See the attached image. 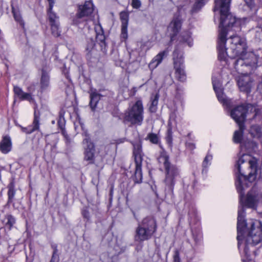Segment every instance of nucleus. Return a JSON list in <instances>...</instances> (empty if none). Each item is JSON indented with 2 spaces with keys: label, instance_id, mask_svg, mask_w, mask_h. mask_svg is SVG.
I'll return each instance as SVG.
<instances>
[{
  "label": "nucleus",
  "instance_id": "4",
  "mask_svg": "<svg viewBox=\"0 0 262 262\" xmlns=\"http://www.w3.org/2000/svg\"><path fill=\"white\" fill-rule=\"evenodd\" d=\"M144 108L142 101L137 100L135 103L125 111L123 119L124 123L129 122L132 125L140 126L144 119Z\"/></svg>",
  "mask_w": 262,
  "mask_h": 262
},
{
  "label": "nucleus",
  "instance_id": "8",
  "mask_svg": "<svg viewBox=\"0 0 262 262\" xmlns=\"http://www.w3.org/2000/svg\"><path fill=\"white\" fill-rule=\"evenodd\" d=\"M262 239V225L260 222L256 221L251 224L250 231L246 237L247 245L255 246Z\"/></svg>",
  "mask_w": 262,
  "mask_h": 262
},
{
  "label": "nucleus",
  "instance_id": "33",
  "mask_svg": "<svg viewBox=\"0 0 262 262\" xmlns=\"http://www.w3.org/2000/svg\"><path fill=\"white\" fill-rule=\"evenodd\" d=\"M159 98V95L158 93H157L154 96L151 97V104L149 107V111L151 113H155L156 112L157 109V105L158 103V100Z\"/></svg>",
  "mask_w": 262,
  "mask_h": 262
},
{
  "label": "nucleus",
  "instance_id": "5",
  "mask_svg": "<svg viewBox=\"0 0 262 262\" xmlns=\"http://www.w3.org/2000/svg\"><path fill=\"white\" fill-rule=\"evenodd\" d=\"M93 11V4L90 1H86L83 5H79L76 14L71 17V24L79 28L84 27Z\"/></svg>",
  "mask_w": 262,
  "mask_h": 262
},
{
  "label": "nucleus",
  "instance_id": "1",
  "mask_svg": "<svg viewBox=\"0 0 262 262\" xmlns=\"http://www.w3.org/2000/svg\"><path fill=\"white\" fill-rule=\"evenodd\" d=\"M231 1V0H214L213 10H220L221 15L217 41L219 58L221 60H225L228 55L227 48L225 46L228 33L230 31H236L239 29V23L229 12Z\"/></svg>",
  "mask_w": 262,
  "mask_h": 262
},
{
  "label": "nucleus",
  "instance_id": "17",
  "mask_svg": "<svg viewBox=\"0 0 262 262\" xmlns=\"http://www.w3.org/2000/svg\"><path fill=\"white\" fill-rule=\"evenodd\" d=\"M40 112L37 109V105L35 102V106L34 107V118L31 125L27 127L30 134L35 131H39L40 128Z\"/></svg>",
  "mask_w": 262,
  "mask_h": 262
},
{
  "label": "nucleus",
  "instance_id": "55",
  "mask_svg": "<svg viewBox=\"0 0 262 262\" xmlns=\"http://www.w3.org/2000/svg\"><path fill=\"white\" fill-rule=\"evenodd\" d=\"M112 191H111V193H110V194L112 195Z\"/></svg>",
  "mask_w": 262,
  "mask_h": 262
},
{
  "label": "nucleus",
  "instance_id": "49",
  "mask_svg": "<svg viewBox=\"0 0 262 262\" xmlns=\"http://www.w3.org/2000/svg\"><path fill=\"white\" fill-rule=\"evenodd\" d=\"M257 89L259 93H262V76H261L260 80L259 81V82L257 85Z\"/></svg>",
  "mask_w": 262,
  "mask_h": 262
},
{
  "label": "nucleus",
  "instance_id": "43",
  "mask_svg": "<svg viewBox=\"0 0 262 262\" xmlns=\"http://www.w3.org/2000/svg\"><path fill=\"white\" fill-rule=\"evenodd\" d=\"M212 157L209 154H207L205 157L202 166L204 168H206L209 165V162L212 160Z\"/></svg>",
  "mask_w": 262,
  "mask_h": 262
},
{
  "label": "nucleus",
  "instance_id": "37",
  "mask_svg": "<svg viewBox=\"0 0 262 262\" xmlns=\"http://www.w3.org/2000/svg\"><path fill=\"white\" fill-rule=\"evenodd\" d=\"M65 124L66 120L64 118L62 115L60 114L58 120V126L61 129L62 133H64L65 132Z\"/></svg>",
  "mask_w": 262,
  "mask_h": 262
},
{
  "label": "nucleus",
  "instance_id": "38",
  "mask_svg": "<svg viewBox=\"0 0 262 262\" xmlns=\"http://www.w3.org/2000/svg\"><path fill=\"white\" fill-rule=\"evenodd\" d=\"M95 46V40L92 38H88L87 44L85 48V50L88 52V54H89L91 52Z\"/></svg>",
  "mask_w": 262,
  "mask_h": 262
},
{
  "label": "nucleus",
  "instance_id": "18",
  "mask_svg": "<svg viewBox=\"0 0 262 262\" xmlns=\"http://www.w3.org/2000/svg\"><path fill=\"white\" fill-rule=\"evenodd\" d=\"M96 32V39L97 42L101 47V50L106 52V44L105 42V36L104 34V31L101 25L99 24L95 28Z\"/></svg>",
  "mask_w": 262,
  "mask_h": 262
},
{
  "label": "nucleus",
  "instance_id": "53",
  "mask_svg": "<svg viewBox=\"0 0 262 262\" xmlns=\"http://www.w3.org/2000/svg\"><path fill=\"white\" fill-rule=\"evenodd\" d=\"M66 137H67V135L66 134V132L64 133H62Z\"/></svg>",
  "mask_w": 262,
  "mask_h": 262
},
{
  "label": "nucleus",
  "instance_id": "32",
  "mask_svg": "<svg viewBox=\"0 0 262 262\" xmlns=\"http://www.w3.org/2000/svg\"><path fill=\"white\" fill-rule=\"evenodd\" d=\"M12 13L15 21L19 23L21 26L24 25V22L22 19L20 11L18 9L15 8L12 4H11Z\"/></svg>",
  "mask_w": 262,
  "mask_h": 262
},
{
  "label": "nucleus",
  "instance_id": "47",
  "mask_svg": "<svg viewBox=\"0 0 262 262\" xmlns=\"http://www.w3.org/2000/svg\"><path fill=\"white\" fill-rule=\"evenodd\" d=\"M173 262H180L179 252L178 250L175 251L173 257Z\"/></svg>",
  "mask_w": 262,
  "mask_h": 262
},
{
  "label": "nucleus",
  "instance_id": "20",
  "mask_svg": "<svg viewBox=\"0 0 262 262\" xmlns=\"http://www.w3.org/2000/svg\"><path fill=\"white\" fill-rule=\"evenodd\" d=\"M120 17L121 21V37L124 39L127 38V26L128 22V14L125 11H122L120 13Z\"/></svg>",
  "mask_w": 262,
  "mask_h": 262
},
{
  "label": "nucleus",
  "instance_id": "41",
  "mask_svg": "<svg viewBox=\"0 0 262 262\" xmlns=\"http://www.w3.org/2000/svg\"><path fill=\"white\" fill-rule=\"evenodd\" d=\"M20 100H28L30 102H34V98L32 97L30 93H25L24 92L21 95L20 98H19Z\"/></svg>",
  "mask_w": 262,
  "mask_h": 262
},
{
  "label": "nucleus",
  "instance_id": "31",
  "mask_svg": "<svg viewBox=\"0 0 262 262\" xmlns=\"http://www.w3.org/2000/svg\"><path fill=\"white\" fill-rule=\"evenodd\" d=\"M179 40L180 42L187 43L189 47L192 46V39L189 32L186 31L182 33L181 36L179 37Z\"/></svg>",
  "mask_w": 262,
  "mask_h": 262
},
{
  "label": "nucleus",
  "instance_id": "25",
  "mask_svg": "<svg viewBox=\"0 0 262 262\" xmlns=\"http://www.w3.org/2000/svg\"><path fill=\"white\" fill-rule=\"evenodd\" d=\"M5 230L10 231L16 224V219L11 214H7L2 220Z\"/></svg>",
  "mask_w": 262,
  "mask_h": 262
},
{
  "label": "nucleus",
  "instance_id": "34",
  "mask_svg": "<svg viewBox=\"0 0 262 262\" xmlns=\"http://www.w3.org/2000/svg\"><path fill=\"white\" fill-rule=\"evenodd\" d=\"M250 134L255 138H259L262 135L261 128L258 125H253L250 128Z\"/></svg>",
  "mask_w": 262,
  "mask_h": 262
},
{
  "label": "nucleus",
  "instance_id": "14",
  "mask_svg": "<svg viewBox=\"0 0 262 262\" xmlns=\"http://www.w3.org/2000/svg\"><path fill=\"white\" fill-rule=\"evenodd\" d=\"M182 19L179 15H174L172 20L170 23L168 29L172 32V34L170 35V41L174 40L175 36L179 33L181 28Z\"/></svg>",
  "mask_w": 262,
  "mask_h": 262
},
{
  "label": "nucleus",
  "instance_id": "24",
  "mask_svg": "<svg viewBox=\"0 0 262 262\" xmlns=\"http://www.w3.org/2000/svg\"><path fill=\"white\" fill-rule=\"evenodd\" d=\"M168 50H165L162 52H160L157 54L151 60L149 64V68L150 69H155L158 67V66L162 62L163 58L166 57L168 55Z\"/></svg>",
  "mask_w": 262,
  "mask_h": 262
},
{
  "label": "nucleus",
  "instance_id": "40",
  "mask_svg": "<svg viewBox=\"0 0 262 262\" xmlns=\"http://www.w3.org/2000/svg\"><path fill=\"white\" fill-rule=\"evenodd\" d=\"M166 140L169 146H171L172 143V132L171 128H169L167 131Z\"/></svg>",
  "mask_w": 262,
  "mask_h": 262
},
{
  "label": "nucleus",
  "instance_id": "13",
  "mask_svg": "<svg viewBox=\"0 0 262 262\" xmlns=\"http://www.w3.org/2000/svg\"><path fill=\"white\" fill-rule=\"evenodd\" d=\"M47 13L51 25L52 33L54 36L58 37L60 35L58 17L53 12L52 10H50V8L48 9Z\"/></svg>",
  "mask_w": 262,
  "mask_h": 262
},
{
  "label": "nucleus",
  "instance_id": "3",
  "mask_svg": "<svg viewBox=\"0 0 262 262\" xmlns=\"http://www.w3.org/2000/svg\"><path fill=\"white\" fill-rule=\"evenodd\" d=\"M159 161L163 163L166 172L164 180L165 191L169 194H172L175 179L179 175V170L176 166L170 163L169 161V156L165 152L161 154Z\"/></svg>",
  "mask_w": 262,
  "mask_h": 262
},
{
  "label": "nucleus",
  "instance_id": "48",
  "mask_svg": "<svg viewBox=\"0 0 262 262\" xmlns=\"http://www.w3.org/2000/svg\"><path fill=\"white\" fill-rule=\"evenodd\" d=\"M186 146L187 149L193 150L195 148V145L194 143L191 142H186Z\"/></svg>",
  "mask_w": 262,
  "mask_h": 262
},
{
  "label": "nucleus",
  "instance_id": "45",
  "mask_svg": "<svg viewBox=\"0 0 262 262\" xmlns=\"http://www.w3.org/2000/svg\"><path fill=\"white\" fill-rule=\"evenodd\" d=\"M141 5L140 0H132V5L134 8L138 9L140 7Z\"/></svg>",
  "mask_w": 262,
  "mask_h": 262
},
{
  "label": "nucleus",
  "instance_id": "42",
  "mask_svg": "<svg viewBox=\"0 0 262 262\" xmlns=\"http://www.w3.org/2000/svg\"><path fill=\"white\" fill-rule=\"evenodd\" d=\"M13 92L15 96L17 97L19 99L20 98L21 95H22L23 93H24L22 89L18 86H14Z\"/></svg>",
  "mask_w": 262,
  "mask_h": 262
},
{
  "label": "nucleus",
  "instance_id": "22",
  "mask_svg": "<svg viewBox=\"0 0 262 262\" xmlns=\"http://www.w3.org/2000/svg\"><path fill=\"white\" fill-rule=\"evenodd\" d=\"M89 93L90 98L89 105L92 111H95L98 103L103 95L99 93L96 89L91 90Z\"/></svg>",
  "mask_w": 262,
  "mask_h": 262
},
{
  "label": "nucleus",
  "instance_id": "29",
  "mask_svg": "<svg viewBox=\"0 0 262 262\" xmlns=\"http://www.w3.org/2000/svg\"><path fill=\"white\" fill-rule=\"evenodd\" d=\"M136 169L134 176L135 183H141L142 181V163H135Z\"/></svg>",
  "mask_w": 262,
  "mask_h": 262
},
{
  "label": "nucleus",
  "instance_id": "19",
  "mask_svg": "<svg viewBox=\"0 0 262 262\" xmlns=\"http://www.w3.org/2000/svg\"><path fill=\"white\" fill-rule=\"evenodd\" d=\"M252 83L253 81L248 76L241 77L237 81V84L240 91L247 93H250Z\"/></svg>",
  "mask_w": 262,
  "mask_h": 262
},
{
  "label": "nucleus",
  "instance_id": "39",
  "mask_svg": "<svg viewBox=\"0 0 262 262\" xmlns=\"http://www.w3.org/2000/svg\"><path fill=\"white\" fill-rule=\"evenodd\" d=\"M53 247V252L52 254V256L51 257V259L50 262H58L59 261V256L57 254L58 250L57 248V246H55Z\"/></svg>",
  "mask_w": 262,
  "mask_h": 262
},
{
  "label": "nucleus",
  "instance_id": "52",
  "mask_svg": "<svg viewBox=\"0 0 262 262\" xmlns=\"http://www.w3.org/2000/svg\"><path fill=\"white\" fill-rule=\"evenodd\" d=\"M245 244H246V245H245V247L244 249V252H245L246 255H248V246L249 245H247L246 242H245Z\"/></svg>",
  "mask_w": 262,
  "mask_h": 262
},
{
  "label": "nucleus",
  "instance_id": "30",
  "mask_svg": "<svg viewBox=\"0 0 262 262\" xmlns=\"http://www.w3.org/2000/svg\"><path fill=\"white\" fill-rule=\"evenodd\" d=\"M208 0H195V2L190 11L191 13L198 12Z\"/></svg>",
  "mask_w": 262,
  "mask_h": 262
},
{
  "label": "nucleus",
  "instance_id": "26",
  "mask_svg": "<svg viewBox=\"0 0 262 262\" xmlns=\"http://www.w3.org/2000/svg\"><path fill=\"white\" fill-rule=\"evenodd\" d=\"M7 188L8 189V191L7 192L8 201L7 205L9 206L13 202L16 193L14 180H12L10 182L7 186Z\"/></svg>",
  "mask_w": 262,
  "mask_h": 262
},
{
  "label": "nucleus",
  "instance_id": "7",
  "mask_svg": "<svg viewBox=\"0 0 262 262\" xmlns=\"http://www.w3.org/2000/svg\"><path fill=\"white\" fill-rule=\"evenodd\" d=\"M173 60L176 78L181 82H185L186 80V75L184 70L183 55L182 52L177 48L175 49L173 52Z\"/></svg>",
  "mask_w": 262,
  "mask_h": 262
},
{
  "label": "nucleus",
  "instance_id": "28",
  "mask_svg": "<svg viewBox=\"0 0 262 262\" xmlns=\"http://www.w3.org/2000/svg\"><path fill=\"white\" fill-rule=\"evenodd\" d=\"M239 130L235 131L233 135V141L236 143H241L243 139V132L245 129L244 124H237Z\"/></svg>",
  "mask_w": 262,
  "mask_h": 262
},
{
  "label": "nucleus",
  "instance_id": "15",
  "mask_svg": "<svg viewBox=\"0 0 262 262\" xmlns=\"http://www.w3.org/2000/svg\"><path fill=\"white\" fill-rule=\"evenodd\" d=\"M138 225L148 231L154 234L157 230V224L156 219L153 216H147L144 218Z\"/></svg>",
  "mask_w": 262,
  "mask_h": 262
},
{
  "label": "nucleus",
  "instance_id": "54",
  "mask_svg": "<svg viewBox=\"0 0 262 262\" xmlns=\"http://www.w3.org/2000/svg\"><path fill=\"white\" fill-rule=\"evenodd\" d=\"M54 123H55L54 121H52V123H53V124H54Z\"/></svg>",
  "mask_w": 262,
  "mask_h": 262
},
{
  "label": "nucleus",
  "instance_id": "21",
  "mask_svg": "<svg viewBox=\"0 0 262 262\" xmlns=\"http://www.w3.org/2000/svg\"><path fill=\"white\" fill-rule=\"evenodd\" d=\"M133 145L134 147L133 155L135 163H142L144 154L142 152L141 142L139 141L133 143Z\"/></svg>",
  "mask_w": 262,
  "mask_h": 262
},
{
  "label": "nucleus",
  "instance_id": "12",
  "mask_svg": "<svg viewBox=\"0 0 262 262\" xmlns=\"http://www.w3.org/2000/svg\"><path fill=\"white\" fill-rule=\"evenodd\" d=\"M213 89L216 93L219 101L224 106L229 108L231 106V100L228 99L223 92V89L219 80L214 76L212 78Z\"/></svg>",
  "mask_w": 262,
  "mask_h": 262
},
{
  "label": "nucleus",
  "instance_id": "27",
  "mask_svg": "<svg viewBox=\"0 0 262 262\" xmlns=\"http://www.w3.org/2000/svg\"><path fill=\"white\" fill-rule=\"evenodd\" d=\"M40 89L41 91L46 90L50 85V76L49 74L43 69L41 71L40 78Z\"/></svg>",
  "mask_w": 262,
  "mask_h": 262
},
{
  "label": "nucleus",
  "instance_id": "10",
  "mask_svg": "<svg viewBox=\"0 0 262 262\" xmlns=\"http://www.w3.org/2000/svg\"><path fill=\"white\" fill-rule=\"evenodd\" d=\"M228 40L230 44L229 48L235 55L243 54L247 50V47L245 38L231 35Z\"/></svg>",
  "mask_w": 262,
  "mask_h": 262
},
{
  "label": "nucleus",
  "instance_id": "51",
  "mask_svg": "<svg viewBox=\"0 0 262 262\" xmlns=\"http://www.w3.org/2000/svg\"><path fill=\"white\" fill-rule=\"evenodd\" d=\"M48 1L49 2V8H50V10H51L53 9V7L54 6L55 1H54V0H48Z\"/></svg>",
  "mask_w": 262,
  "mask_h": 262
},
{
  "label": "nucleus",
  "instance_id": "6",
  "mask_svg": "<svg viewBox=\"0 0 262 262\" xmlns=\"http://www.w3.org/2000/svg\"><path fill=\"white\" fill-rule=\"evenodd\" d=\"M249 119H253L257 115L256 107L251 104L246 103L238 105L234 108L230 113L231 117L237 124H244L247 116H250Z\"/></svg>",
  "mask_w": 262,
  "mask_h": 262
},
{
  "label": "nucleus",
  "instance_id": "50",
  "mask_svg": "<svg viewBox=\"0 0 262 262\" xmlns=\"http://www.w3.org/2000/svg\"><path fill=\"white\" fill-rule=\"evenodd\" d=\"M19 127L20 128L22 132H23L26 134H30L29 133V131L28 130L27 127H25L22 126L20 125H19Z\"/></svg>",
  "mask_w": 262,
  "mask_h": 262
},
{
  "label": "nucleus",
  "instance_id": "46",
  "mask_svg": "<svg viewBox=\"0 0 262 262\" xmlns=\"http://www.w3.org/2000/svg\"><path fill=\"white\" fill-rule=\"evenodd\" d=\"M246 5L250 8H253L255 4V1L256 0H244Z\"/></svg>",
  "mask_w": 262,
  "mask_h": 262
},
{
  "label": "nucleus",
  "instance_id": "2",
  "mask_svg": "<svg viewBox=\"0 0 262 262\" xmlns=\"http://www.w3.org/2000/svg\"><path fill=\"white\" fill-rule=\"evenodd\" d=\"M256 187L254 186L251 190L247 194V198L245 202L243 200L240 202L241 207L238 211L237 223V239L238 241V246L240 244L241 241L244 238V233L246 229L247 224L245 222L244 217L245 211L244 206L253 208L256 205V202L260 198H262V194L260 195L257 192Z\"/></svg>",
  "mask_w": 262,
  "mask_h": 262
},
{
  "label": "nucleus",
  "instance_id": "44",
  "mask_svg": "<svg viewBox=\"0 0 262 262\" xmlns=\"http://www.w3.org/2000/svg\"><path fill=\"white\" fill-rule=\"evenodd\" d=\"M81 214L83 218L89 221L90 219V212L87 207H84L81 211Z\"/></svg>",
  "mask_w": 262,
  "mask_h": 262
},
{
  "label": "nucleus",
  "instance_id": "35",
  "mask_svg": "<svg viewBox=\"0 0 262 262\" xmlns=\"http://www.w3.org/2000/svg\"><path fill=\"white\" fill-rule=\"evenodd\" d=\"M145 140H149L151 143L155 144H158L160 142V138L158 135L152 133L148 134Z\"/></svg>",
  "mask_w": 262,
  "mask_h": 262
},
{
  "label": "nucleus",
  "instance_id": "36",
  "mask_svg": "<svg viewBox=\"0 0 262 262\" xmlns=\"http://www.w3.org/2000/svg\"><path fill=\"white\" fill-rule=\"evenodd\" d=\"M245 147L249 151H256L258 148V145L253 141H249L245 144Z\"/></svg>",
  "mask_w": 262,
  "mask_h": 262
},
{
  "label": "nucleus",
  "instance_id": "23",
  "mask_svg": "<svg viewBox=\"0 0 262 262\" xmlns=\"http://www.w3.org/2000/svg\"><path fill=\"white\" fill-rule=\"evenodd\" d=\"M12 149V142L11 138L8 135L3 137L0 142V151L4 154L9 152Z\"/></svg>",
  "mask_w": 262,
  "mask_h": 262
},
{
  "label": "nucleus",
  "instance_id": "16",
  "mask_svg": "<svg viewBox=\"0 0 262 262\" xmlns=\"http://www.w3.org/2000/svg\"><path fill=\"white\" fill-rule=\"evenodd\" d=\"M153 235L146 229L138 225L135 231V241L141 243L150 239Z\"/></svg>",
  "mask_w": 262,
  "mask_h": 262
},
{
  "label": "nucleus",
  "instance_id": "11",
  "mask_svg": "<svg viewBox=\"0 0 262 262\" xmlns=\"http://www.w3.org/2000/svg\"><path fill=\"white\" fill-rule=\"evenodd\" d=\"M82 144L84 148V160L89 161L90 164L94 163L95 147L89 136H86L83 140Z\"/></svg>",
  "mask_w": 262,
  "mask_h": 262
},
{
  "label": "nucleus",
  "instance_id": "9",
  "mask_svg": "<svg viewBox=\"0 0 262 262\" xmlns=\"http://www.w3.org/2000/svg\"><path fill=\"white\" fill-rule=\"evenodd\" d=\"M240 57L235 61V66L236 68L238 66H245L250 70H253L257 67L258 57L253 52H246L241 55H238Z\"/></svg>",
  "mask_w": 262,
  "mask_h": 262
}]
</instances>
